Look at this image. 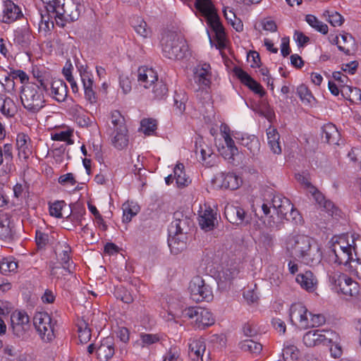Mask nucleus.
<instances>
[{
  "instance_id": "obj_59",
  "label": "nucleus",
  "mask_w": 361,
  "mask_h": 361,
  "mask_svg": "<svg viewBox=\"0 0 361 361\" xmlns=\"http://www.w3.org/2000/svg\"><path fill=\"white\" fill-rule=\"evenodd\" d=\"M324 16L326 17V20L334 27L341 26L343 23V17L338 12L326 11L324 13Z\"/></svg>"
},
{
  "instance_id": "obj_43",
  "label": "nucleus",
  "mask_w": 361,
  "mask_h": 361,
  "mask_svg": "<svg viewBox=\"0 0 361 361\" xmlns=\"http://www.w3.org/2000/svg\"><path fill=\"white\" fill-rule=\"evenodd\" d=\"M61 248L62 250L58 254V260L62 264L63 269L70 274L71 273L70 264L71 247L68 245L63 244L61 245Z\"/></svg>"
},
{
  "instance_id": "obj_31",
  "label": "nucleus",
  "mask_w": 361,
  "mask_h": 361,
  "mask_svg": "<svg viewBox=\"0 0 361 361\" xmlns=\"http://www.w3.org/2000/svg\"><path fill=\"white\" fill-rule=\"evenodd\" d=\"M340 136V133L334 124L329 123L322 127V137L329 144L338 145Z\"/></svg>"
},
{
  "instance_id": "obj_16",
  "label": "nucleus",
  "mask_w": 361,
  "mask_h": 361,
  "mask_svg": "<svg viewBox=\"0 0 361 361\" xmlns=\"http://www.w3.org/2000/svg\"><path fill=\"white\" fill-rule=\"evenodd\" d=\"M48 85L50 89L47 92L55 101L58 102H64L68 96V87L66 82L61 79H54Z\"/></svg>"
},
{
  "instance_id": "obj_9",
  "label": "nucleus",
  "mask_w": 361,
  "mask_h": 361,
  "mask_svg": "<svg viewBox=\"0 0 361 361\" xmlns=\"http://www.w3.org/2000/svg\"><path fill=\"white\" fill-rule=\"evenodd\" d=\"M184 314L192 320L195 328L204 329L214 324L212 313L200 307H190L184 310Z\"/></svg>"
},
{
  "instance_id": "obj_46",
  "label": "nucleus",
  "mask_w": 361,
  "mask_h": 361,
  "mask_svg": "<svg viewBox=\"0 0 361 361\" xmlns=\"http://www.w3.org/2000/svg\"><path fill=\"white\" fill-rule=\"evenodd\" d=\"M188 97L183 92H176L173 97V108L177 114H183L185 110V103Z\"/></svg>"
},
{
  "instance_id": "obj_45",
  "label": "nucleus",
  "mask_w": 361,
  "mask_h": 361,
  "mask_svg": "<svg viewBox=\"0 0 361 361\" xmlns=\"http://www.w3.org/2000/svg\"><path fill=\"white\" fill-rule=\"evenodd\" d=\"M0 111L6 117H12L17 112V107L13 99L6 97L0 102Z\"/></svg>"
},
{
  "instance_id": "obj_11",
  "label": "nucleus",
  "mask_w": 361,
  "mask_h": 361,
  "mask_svg": "<svg viewBox=\"0 0 361 361\" xmlns=\"http://www.w3.org/2000/svg\"><path fill=\"white\" fill-rule=\"evenodd\" d=\"M23 17L21 8L11 0L0 3V20L10 24Z\"/></svg>"
},
{
  "instance_id": "obj_23",
  "label": "nucleus",
  "mask_w": 361,
  "mask_h": 361,
  "mask_svg": "<svg viewBox=\"0 0 361 361\" xmlns=\"http://www.w3.org/2000/svg\"><path fill=\"white\" fill-rule=\"evenodd\" d=\"M16 147L20 159H27L32 153L31 140L27 135L23 133L17 135Z\"/></svg>"
},
{
  "instance_id": "obj_39",
  "label": "nucleus",
  "mask_w": 361,
  "mask_h": 361,
  "mask_svg": "<svg viewBox=\"0 0 361 361\" xmlns=\"http://www.w3.org/2000/svg\"><path fill=\"white\" fill-rule=\"evenodd\" d=\"M241 145L246 147L253 156L259 152L260 142L255 135H249L243 137L241 139Z\"/></svg>"
},
{
  "instance_id": "obj_19",
  "label": "nucleus",
  "mask_w": 361,
  "mask_h": 361,
  "mask_svg": "<svg viewBox=\"0 0 361 361\" xmlns=\"http://www.w3.org/2000/svg\"><path fill=\"white\" fill-rule=\"evenodd\" d=\"M157 73L152 68L141 66L137 70V82L139 85L145 89L149 88L157 82Z\"/></svg>"
},
{
  "instance_id": "obj_8",
  "label": "nucleus",
  "mask_w": 361,
  "mask_h": 361,
  "mask_svg": "<svg viewBox=\"0 0 361 361\" xmlns=\"http://www.w3.org/2000/svg\"><path fill=\"white\" fill-rule=\"evenodd\" d=\"M190 298L197 302H209L213 299V291L211 286L200 276L192 279L189 283Z\"/></svg>"
},
{
  "instance_id": "obj_3",
  "label": "nucleus",
  "mask_w": 361,
  "mask_h": 361,
  "mask_svg": "<svg viewBox=\"0 0 361 361\" xmlns=\"http://www.w3.org/2000/svg\"><path fill=\"white\" fill-rule=\"evenodd\" d=\"M82 8L78 0H54L47 6V11H51L55 18L70 23L78 19Z\"/></svg>"
},
{
  "instance_id": "obj_42",
  "label": "nucleus",
  "mask_w": 361,
  "mask_h": 361,
  "mask_svg": "<svg viewBox=\"0 0 361 361\" xmlns=\"http://www.w3.org/2000/svg\"><path fill=\"white\" fill-rule=\"evenodd\" d=\"M131 23L135 31L141 37L147 38L150 35L151 30L142 18L140 17L134 18Z\"/></svg>"
},
{
  "instance_id": "obj_12",
  "label": "nucleus",
  "mask_w": 361,
  "mask_h": 361,
  "mask_svg": "<svg viewBox=\"0 0 361 361\" xmlns=\"http://www.w3.org/2000/svg\"><path fill=\"white\" fill-rule=\"evenodd\" d=\"M11 319L13 334L18 338H25L30 329L28 315L24 312H16L12 314Z\"/></svg>"
},
{
  "instance_id": "obj_61",
  "label": "nucleus",
  "mask_w": 361,
  "mask_h": 361,
  "mask_svg": "<svg viewBox=\"0 0 361 361\" xmlns=\"http://www.w3.org/2000/svg\"><path fill=\"white\" fill-rule=\"evenodd\" d=\"M142 347L149 346L159 341L160 338L157 334L142 333L140 336Z\"/></svg>"
},
{
  "instance_id": "obj_55",
  "label": "nucleus",
  "mask_w": 361,
  "mask_h": 361,
  "mask_svg": "<svg viewBox=\"0 0 361 361\" xmlns=\"http://www.w3.org/2000/svg\"><path fill=\"white\" fill-rule=\"evenodd\" d=\"M153 85L152 93L154 98L157 99H164L168 92L166 85L163 81L155 82Z\"/></svg>"
},
{
  "instance_id": "obj_35",
  "label": "nucleus",
  "mask_w": 361,
  "mask_h": 361,
  "mask_svg": "<svg viewBox=\"0 0 361 361\" xmlns=\"http://www.w3.org/2000/svg\"><path fill=\"white\" fill-rule=\"evenodd\" d=\"M268 145L270 149L276 154L281 153V147L279 142L280 135L275 128H269L267 133Z\"/></svg>"
},
{
  "instance_id": "obj_21",
  "label": "nucleus",
  "mask_w": 361,
  "mask_h": 361,
  "mask_svg": "<svg viewBox=\"0 0 361 361\" xmlns=\"http://www.w3.org/2000/svg\"><path fill=\"white\" fill-rule=\"evenodd\" d=\"M225 146L219 149L221 155L229 163L233 165H238L235 163V157L238 154V149L235 145L234 140L228 134L224 135Z\"/></svg>"
},
{
  "instance_id": "obj_20",
  "label": "nucleus",
  "mask_w": 361,
  "mask_h": 361,
  "mask_svg": "<svg viewBox=\"0 0 361 361\" xmlns=\"http://www.w3.org/2000/svg\"><path fill=\"white\" fill-rule=\"evenodd\" d=\"M174 220L171 222L169 229V233H184L187 235L192 223L191 220L181 212H176L173 215Z\"/></svg>"
},
{
  "instance_id": "obj_17",
  "label": "nucleus",
  "mask_w": 361,
  "mask_h": 361,
  "mask_svg": "<svg viewBox=\"0 0 361 361\" xmlns=\"http://www.w3.org/2000/svg\"><path fill=\"white\" fill-rule=\"evenodd\" d=\"M224 214L226 219L231 224L237 226L244 222L248 223L249 219L243 209L233 205H227L225 207Z\"/></svg>"
},
{
  "instance_id": "obj_24",
  "label": "nucleus",
  "mask_w": 361,
  "mask_h": 361,
  "mask_svg": "<svg viewBox=\"0 0 361 361\" xmlns=\"http://www.w3.org/2000/svg\"><path fill=\"white\" fill-rule=\"evenodd\" d=\"M115 349L113 338L106 337L104 338L97 349V359L100 361H108L114 355Z\"/></svg>"
},
{
  "instance_id": "obj_38",
  "label": "nucleus",
  "mask_w": 361,
  "mask_h": 361,
  "mask_svg": "<svg viewBox=\"0 0 361 361\" xmlns=\"http://www.w3.org/2000/svg\"><path fill=\"white\" fill-rule=\"evenodd\" d=\"M31 41V35L27 27L18 29L14 32V42L23 47H27Z\"/></svg>"
},
{
  "instance_id": "obj_44",
  "label": "nucleus",
  "mask_w": 361,
  "mask_h": 361,
  "mask_svg": "<svg viewBox=\"0 0 361 361\" xmlns=\"http://www.w3.org/2000/svg\"><path fill=\"white\" fill-rule=\"evenodd\" d=\"M341 93L343 97H348L351 102L361 103V90L359 88L353 87L350 85H344L341 89Z\"/></svg>"
},
{
  "instance_id": "obj_53",
  "label": "nucleus",
  "mask_w": 361,
  "mask_h": 361,
  "mask_svg": "<svg viewBox=\"0 0 361 361\" xmlns=\"http://www.w3.org/2000/svg\"><path fill=\"white\" fill-rule=\"evenodd\" d=\"M322 345L329 346L332 343L339 341V336L330 329H320Z\"/></svg>"
},
{
  "instance_id": "obj_52",
  "label": "nucleus",
  "mask_w": 361,
  "mask_h": 361,
  "mask_svg": "<svg viewBox=\"0 0 361 361\" xmlns=\"http://www.w3.org/2000/svg\"><path fill=\"white\" fill-rule=\"evenodd\" d=\"M309 192L312 194L315 201L326 209L330 210L334 207L333 203L329 200H326L324 196L315 187H311Z\"/></svg>"
},
{
  "instance_id": "obj_48",
  "label": "nucleus",
  "mask_w": 361,
  "mask_h": 361,
  "mask_svg": "<svg viewBox=\"0 0 361 361\" xmlns=\"http://www.w3.org/2000/svg\"><path fill=\"white\" fill-rule=\"evenodd\" d=\"M306 22L314 30L326 35L328 33L329 28L326 24L318 20V18L311 14L307 15L305 17Z\"/></svg>"
},
{
  "instance_id": "obj_40",
  "label": "nucleus",
  "mask_w": 361,
  "mask_h": 361,
  "mask_svg": "<svg viewBox=\"0 0 361 361\" xmlns=\"http://www.w3.org/2000/svg\"><path fill=\"white\" fill-rule=\"evenodd\" d=\"M50 13H51V11H48L47 6L44 13H41L39 14L40 20L39 23V30L40 32L47 33L54 28V22L51 19L53 17H54V15L51 16Z\"/></svg>"
},
{
  "instance_id": "obj_5",
  "label": "nucleus",
  "mask_w": 361,
  "mask_h": 361,
  "mask_svg": "<svg viewBox=\"0 0 361 361\" xmlns=\"http://www.w3.org/2000/svg\"><path fill=\"white\" fill-rule=\"evenodd\" d=\"M195 6L197 10L207 18V23L216 34L219 45H223L224 30L211 0H196Z\"/></svg>"
},
{
  "instance_id": "obj_54",
  "label": "nucleus",
  "mask_w": 361,
  "mask_h": 361,
  "mask_svg": "<svg viewBox=\"0 0 361 361\" xmlns=\"http://www.w3.org/2000/svg\"><path fill=\"white\" fill-rule=\"evenodd\" d=\"M70 208L71 213L68 216V219H69L72 222L82 225V219L83 216L85 214V209L82 207L76 208L75 205L70 204Z\"/></svg>"
},
{
  "instance_id": "obj_50",
  "label": "nucleus",
  "mask_w": 361,
  "mask_h": 361,
  "mask_svg": "<svg viewBox=\"0 0 361 361\" xmlns=\"http://www.w3.org/2000/svg\"><path fill=\"white\" fill-rule=\"evenodd\" d=\"M240 348L245 352L259 353L262 350V345L251 339H245L239 343Z\"/></svg>"
},
{
  "instance_id": "obj_36",
  "label": "nucleus",
  "mask_w": 361,
  "mask_h": 361,
  "mask_svg": "<svg viewBox=\"0 0 361 361\" xmlns=\"http://www.w3.org/2000/svg\"><path fill=\"white\" fill-rule=\"evenodd\" d=\"M12 237L13 231L10 219L6 215H0V239L10 240Z\"/></svg>"
},
{
  "instance_id": "obj_7",
  "label": "nucleus",
  "mask_w": 361,
  "mask_h": 361,
  "mask_svg": "<svg viewBox=\"0 0 361 361\" xmlns=\"http://www.w3.org/2000/svg\"><path fill=\"white\" fill-rule=\"evenodd\" d=\"M51 316L45 312H36L33 317V324L42 340L50 342L55 338V324Z\"/></svg>"
},
{
  "instance_id": "obj_30",
  "label": "nucleus",
  "mask_w": 361,
  "mask_h": 361,
  "mask_svg": "<svg viewBox=\"0 0 361 361\" xmlns=\"http://www.w3.org/2000/svg\"><path fill=\"white\" fill-rule=\"evenodd\" d=\"M112 145L117 149H123L128 146V136L127 128L114 130L111 138Z\"/></svg>"
},
{
  "instance_id": "obj_26",
  "label": "nucleus",
  "mask_w": 361,
  "mask_h": 361,
  "mask_svg": "<svg viewBox=\"0 0 361 361\" xmlns=\"http://www.w3.org/2000/svg\"><path fill=\"white\" fill-rule=\"evenodd\" d=\"M292 205L293 204L289 199L285 200L283 204L268 217L270 219V220L268 221L269 226L274 227L277 226L281 220L284 219L288 214L289 210L291 209Z\"/></svg>"
},
{
  "instance_id": "obj_1",
  "label": "nucleus",
  "mask_w": 361,
  "mask_h": 361,
  "mask_svg": "<svg viewBox=\"0 0 361 361\" xmlns=\"http://www.w3.org/2000/svg\"><path fill=\"white\" fill-rule=\"evenodd\" d=\"M286 252L292 257L298 258L309 266L318 264L322 257L319 246L312 238L305 235H290L285 243Z\"/></svg>"
},
{
  "instance_id": "obj_14",
  "label": "nucleus",
  "mask_w": 361,
  "mask_h": 361,
  "mask_svg": "<svg viewBox=\"0 0 361 361\" xmlns=\"http://www.w3.org/2000/svg\"><path fill=\"white\" fill-rule=\"evenodd\" d=\"M194 81L200 88L209 87L211 84L212 72L211 66L207 63H200L194 70Z\"/></svg>"
},
{
  "instance_id": "obj_10",
  "label": "nucleus",
  "mask_w": 361,
  "mask_h": 361,
  "mask_svg": "<svg viewBox=\"0 0 361 361\" xmlns=\"http://www.w3.org/2000/svg\"><path fill=\"white\" fill-rule=\"evenodd\" d=\"M329 281L336 286L338 291L345 295L355 296L359 293L358 283L346 274L334 273L329 275Z\"/></svg>"
},
{
  "instance_id": "obj_49",
  "label": "nucleus",
  "mask_w": 361,
  "mask_h": 361,
  "mask_svg": "<svg viewBox=\"0 0 361 361\" xmlns=\"http://www.w3.org/2000/svg\"><path fill=\"white\" fill-rule=\"evenodd\" d=\"M78 338L82 343H87L91 338V330L84 320L79 321L78 324Z\"/></svg>"
},
{
  "instance_id": "obj_6",
  "label": "nucleus",
  "mask_w": 361,
  "mask_h": 361,
  "mask_svg": "<svg viewBox=\"0 0 361 361\" xmlns=\"http://www.w3.org/2000/svg\"><path fill=\"white\" fill-rule=\"evenodd\" d=\"M357 250H360V247L357 245H352L345 237H341L334 243L331 252L336 262L339 264H346L351 262H355V252Z\"/></svg>"
},
{
  "instance_id": "obj_63",
  "label": "nucleus",
  "mask_w": 361,
  "mask_h": 361,
  "mask_svg": "<svg viewBox=\"0 0 361 361\" xmlns=\"http://www.w3.org/2000/svg\"><path fill=\"white\" fill-rule=\"evenodd\" d=\"M119 86L125 94L129 93L131 91V80L128 75L124 74L120 75Z\"/></svg>"
},
{
  "instance_id": "obj_34",
  "label": "nucleus",
  "mask_w": 361,
  "mask_h": 361,
  "mask_svg": "<svg viewBox=\"0 0 361 361\" xmlns=\"http://www.w3.org/2000/svg\"><path fill=\"white\" fill-rule=\"evenodd\" d=\"M320 329L306 332L302 338L303 343L308 348H313L322 344Z\"/></svg>"
},
{
  "instance_id": "obj_60",
  "label": "nucleus",
  "mask_w": 361,
  "mask_h": 361,
  "mask_svg": "<svg viewBox=\"0 0 361 361\" xmlns=\"http://www.w3.org/2000/svg\"><path fill=\"white\" fill-rule=\"evenodd\" d=\"M110 119L113 130L126 128L125 119L118 111H112Z\"/></svg>"
},
{
  "instance_id": "obj_56",
  "label": "nucleus",
  "mask_w": 361,
  "mask_h": 361,
  "mask_svg": "<svg viewBox=\"0 0 361 361\" xmlns=\"http://www.w3.org/2000/svg\"><path fill=\"white\" fill-rule=\"evenodd\" d=\"M18 268V263L12 258H4L0 262V271L4 274L15 271Z\"/></svg>"
},
{
  "instance_id": "obj_27",
  "label": "nucleus",
  "mask_w": 361,
  "mask_h": 361,
  "mask_svg": "<svg viewBox=\"0 0 361 361\" xmlns=\"http://www.w3.org/2000/svg\"><path fill=\"white\" fill-rule=\"evenodd\" d=\"M295 280L301 288L308 292H313L316 289L317 280L311 271H305L299 274Z\"/></svg>"
},
{
  "instance_id": "obj_15",
  "label": "nucleus",
  "mask_w": 361,
  "mask_h": 361,
  "mask_svg": "<svg viewBox=\"0 0 361 361\" xmlns=\"http://www.w3.org/2000/svg\"><path fill=\"white\" fill-rule=\"evenodd\" d=\"M233 73L243 84L248 87L255 93L259 94L260 97H263L265 94L262 86L241 68L235 67L233 68Z\"/></svg>"
},
{
  "instance_id": "obj_41",
  "label": "nucleus",
  "mask_w": 361,
  "mask_h": 361,
  "mask_svg": "<svg viewBox=\"0 0 361 361\" xmlns=\"http://www.w3.org/2000/svg\"><path fill=\"white\" fill-rule=\"evenodd\" d=\"M238 274V270L235 266L224 267L219 274V283L225 285L230 283Z\"/></svg>"
},
{
  "instance_id": "obj_13",
  "label": "nucleus",
  "mask_w": 361,
  "mask_h": 361,
  "mask_svg": "<svg viewBox=\"0 0 361 361\" xmlns=\"http://www.w3.org/2000/svg\"><path fill=\"white\" fill-rule=\"evenodd\" d=\"M308 310L300 303H294L290 307V319L293 324L298 325L302 329L310 327V321L307 317Z\"/></svg>"
},
{
  "instance_id": "obj_29",
  "label": "nucleus",
  "mask_w": 361,
  "mask_h": 361,
  "mask_svg": "<svg viewBox=\"0 0 361 361\" xmlns=\"http://www.w3.org/2000/svg\"><path fill=\"white\" fill-rule=\"evenodd\" d=\"M221 182V188L230 190H236L241 185L243 180L241 177L235 173H221L219 176Z\"/></svg>"
},
{
  "instance_id": "obj_25",
  "label": "nucleus",
  "mask_w": 361,
  "mask_h": 361,
  "mask_svg": "<svg viewBox=\"0 0 361 361\" xmlns=\"http://www.w3.org/2000/svg\"><path fill=\"white\" fill-rule=\"evenodd\" d=\"M168 244L171 252L177 255L186 248L187 235L178 232L177 233H169Z\"/></svg>"
},
{
  "instance_id": "obj_37",
  "label": "nucleus",
  "mask_w": 361,
  "mask_h": 361,
  "mask_svg": "<svg viewBox=\"0 0 361 361\" xmlns=\"http://www.w3.org/2000/svg\"><path fill=\"white\" fill-rule=\"evenodd\" d=\"M184 165L183 164H178L173 169L174 178L178 187H185L190 183V178L186 175L184 171Z\"/></svg>"
},
{
  "instance_id": "obj_62",
  "label": "nucleus",
  "mask_w": 361,
  "mask_h": 361,
  "mask_svg": "<svg viewBox=\"0 0 361 361\" xmlns=\"http://www.w3.org/2000/svg\"><path fill=\"white\" fill-rule=\"evenodd\" d=\"M66 205L64 201H56L49 206V214L56 218H62L61 213L63 207Z\"/></svg>"
},
{
  "instance_id": "obj_64",
  "label": "nucleus",
  "mask_w": 361,
  "mask_h": 361,
  "mask_svg": "<svg viewBox=\"0 0 361 361\" xmlns=\"http://www.w3.org/2000/svg\"><path fill=\"white\" fill-rule=\"evenodd\" d=\"M355 264L351 265L352 268H354L356 276L361 279V247L360 250L355 252Z\"/></svg>"
},
{
  "instance_id": "obj_18",
  "label": "nucleus",
  "mask_w": 361,
  "mask_h": 361,
  "mask_svg": "<svg viewBox=\"0 0 361 361\" xmlns=\"http://www.w3.org/2000/svg\"><path fill=\"white\" fill-rule=\"evenodd\" d=\"M215 221L216 212L210 207L204 205V209H202L198 216L200 228L205 231H212L215 227Z\"/></svg>"
},
{
  "instance_id": "obj_51",
  "label": "nucleus",
  "mask_w": 361,
  "mask_h": 361,
  "mask_svg": "<svg viewBox=\"0 0 361 361\" xmlns=\"http://www.w3.org/2000/svg\"><path fill=\"white\" fill-rule=\"evenodd\" d=\"M157 122L154 118H143L140 121V131L146 135H152L157 130Z\"/></svg>"
},
{
  "instance_id": "obj_33",
  "label": "nucleus",
  "mask_w": 361,
  "mask_h": 361,
  "mask_svg": "<svg viewBox=\"0 0 361 361\" xmlns=\"http://www.w3.org/2000/svg\"><path fill=\"white\" fill-rule=\"evenodd\" d=\"M285 200L288 199L281 195H277L274 196L271 202L263 203L261 207L264 216L269 217L271 213H274L283 204Z\"/></svg>"
},
{
  "instance_id": "obj_47",
  "label": "nucleus",
  "mask_w": 361,
  "mask_h": 361,
  "mask_svg": "<svg viewBox=\"0 0 361 361\" xmlns=\"http://www.w3.org/2000/svg\"><path fill=\"white\" fill-rule=\"evenodd\" d=\"M297 94L302 102L306 105L312 106L315 102V99L313 97L312 92L305 85H300L298 87Z\"/></svg>"
},
{
  "instance_id": "obj_4",
  "label": "nucleus",
  "mask_w": 361,
  "mask_h": 361,
  "mask_svg": "<svg viewBox=\"0 0 361 361\" xmlns=\"http://www.w3.org/2000/svg\"><path fill=\"white\" fill-rule=\"evenodd\" d=\"M161 43L163 54L168 59L180 60L187 56L188 45L180 35L169 32L162 37Z\"/></svg>"
},
{
  "instance_id": "obj_2",
  "label": "nucleus",
  "mask_w": 361,
  "mask_h": 361,
  "mask_svg": "<svg viewBox=\"0 0 361 361\" xmlns=\"http://www.w3.org/2000/svg\"><path fill=\"white\" fill-rule=\"evenodd\" d=\"M36 82H32L24 87L22 90L20 99L25 109L31 113H37L45 105L43 92L48 91V83L44 77L36 75Z\"/></svg>"
},
{
  "instance_id": "obj_32",
  "label": "nucleus",
  "mask_w": 361,
  "mask_h": 361,
  "mask_svg": "<svg viewBox=\"0 0 361 361\" xmlns=\"http://www.w3.org/2000/svg\"><path fill=\"white\" fill-rule=\"evenodd\" d=\"M200 153V160L207 167H211L214 164V159L215 155L212 149L205 144H200L199 146L196 144V154Z\"/></svg>"
},
{
  "instance_id": "obj_22",
  "label": "nucleus",
  "mask_w": 361,
  "mask_h": 361,
  "mask_svg": "<svg viewBox=\"0 0 361 361\" xmlns=\"http://www.w3.org/2000/svg\"><path fill=\"white\" fill-rule=\"evenodd\" d=\"M81 80L83 84L85 91V98L91 104H95L97 101V97L93 90V80L90 72L84 70L80 71Z\"/></svg>"
},
{
  "instance_id": "obj_57",
  "label": "nucleus",
  "mask_w": 361,
  "mask_h": 361,
  "mask_svg": "<svg viewBox=\"0 0 361 361\" xmlns=\"http://www.w3.org/2000/svg\"><path fill=\"white\" fill-rule=\"evenodd\" d=\"M298 349L294 345L287 344L283 348L282 357L284 361H293L298 359Z\"/></svg>"
},
{
  "instance_id": "obj_28",
  "label": "nucleus",
  "mask_w": 361,
  "mask_h": 361,
  "mask_svg": "<svg viewBox=\"0 0 361 361\" xmlns=\"http://www.w3.org/2000/svg\"><path fill=\"white\" fill-rule=\"evenodd\" d=\"M189 355L192 360L203 361L202 356L206 350L204 341L201 338H191L189 340Z\"/></svg>"
},
{
  "instance_id": "obj_58",
  "label": "nucleus",
  "mask_w": 361,
  "mask_h": 361,
  "mask_svg": "<svg viewBox=\"0 0 361 361\" xmlns=\"http://www.w3.org/2000/svg\"><path fill=\"white\" fill-rule=\"evenodd\" d=\"M139 207L137 205L131 206L128 202L123 204V221L124 222H129L131 221L133 216H135L139 212Z\"/></svg>"
}]
</instances>
